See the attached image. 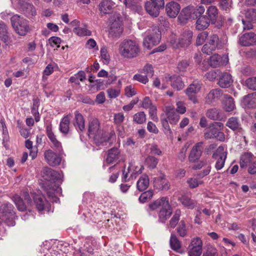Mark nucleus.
<instances>
[{"label": "nucleus", "instance_id": "obj_1", "mask_svg": "<svg viewBox=\"0 0 256 256\" xmlns=\"http://www.w3.org/2000/svg\"><path fill=\"white\" fill-rule=\"evenodd\" d=\"M42 175L44 179L47 182L44 184V188L46 192L49 197H53L59 191V187L54 184L56 180H59L61 174L57 172L48 167H45L42 172Z\"/></svg>", "mask_w": 256, "mask_h": 256}, {"label": "nucleus", "instance_id": "obj_2", "mask_svg": "<svg viewBox=\"0 0 256 256\" xmlns=\"http://www.w3.org/2000/svg\"><path fill=\"white\" fill-rule=\"evenodd\" d=\"M138 44L130 40H125L119 46L118 52L121 56L126 58L136 57L140 52Z\"/></svg>", "mask_w": 256, "mask_h": 256}, {"label": "nucleus", "instance_id": "obj_3", "mask_svg": "<svg viewBox=\"0 0 256 256\" xmlns=\"http://www.w3.org/2000/svg\"><path fill=\"white\" fill-rule=\"evenodd\" d=\"M227 43L225 36L219 38L216 34L208 36L206 42L203 46L202 50L203 53L210 55L216 49L223 48Z\"/></svg>", "mask_w": 256, "mask_h": 256}, {"label": "nucleus", "instance_id": "obj_4", "mask_svg": "<svg viewBox=\"0 0 256 256\" xmlns=\"http://www.w3.org/2000/svg\"><path fill=\"white\" fill-rule=\"evenodd\" d=\"M10 22L14 32L19 36H24L31 31L28 20L20 15H14Z\"/></svg>", "mask_w": 256, "mask_h": 256}, {"label": "nucleus", "instance_id": "obj_5", "mask_svg": "<svg viewBox=\"0 0 256 256\" xmlns=\"http://www.w3.org/2000/svg\"><path fill=\"white\" fill-rule=\"evenodd\" d=\"M150 208L154 210L160 208L159 212V220L162 222H164L170 216L172 210L167 198L162 197L160 200L155 201L153 204L150 205Z\"/></svg>", "mask_w": 256, "mask_h": 256}, {"label": "nucleus", "instance_id": "obj_6", "mask_svg": "<svg viewBox=\"0 0 256 256\" xmlns=\"http://www.w3.org/2000/svg\"><path fill=\"white\" fill-rule=\"evenodd\" d=\"M110 28L108 36L112 39L118 38L123 32L122 18L119 14H114L110 18Z\"/></svg>", "mask_w": 256, "mask_h": 256}, {"label": "nucleus", "instance_id": "obj_7", "mask_svg": "<svg viewBox=\"0 0 256 256\" xmlns=\"http://www.w3.org/2000/svg\"><path fill=\"white\" fill-rule=\"evenodd\" d=\"M192 32L189 30H186L181 34L178 39L172 37L170 43L174 48H185L188 46L192 43Z\"/></svg>", "mask_w": 256, "mask_h": 256}, {"label": "nucleus", "instance_id": "obj_8", "mask_svg": "<svg viewBox=\"0 0 256 256\" xmlns=\"http://www.w3.org/2000/svg\"><path fill=\"white\" fill-rule=\"evenodd\" d=\"M147 36L144 38V46L148 49H150L154 46L158 44L161 38L159 28L155 26L149 29L146 32Z\"/></svg>", "mask_w": 256, "mask_h": 256}, {"label": "nucleus", "instance_id": "obj_9", "mask_svg": "<svg viewBox=\"0 0 256 256\" xmlns=\"http://www.w3.org/2000/svg\"><path fill=\"white\" fill-rule=\"evenodd\" d=\"M203 242L199 237L192 238L188 248V256H200L202 252Z\"/></svg>", "mask_w": 256, "mask_h": 256}, {"label": "nucleus", "instance_id": "obj_10", "mask_svg": "<svg viewBox=\"0 0 256 256\" xmlns=\"http://www.w3.org/2000/svg\"><path fill=\"white\" fill-rule=\"evenodd\" d=\"M202 85V84L200 82L194 80L184 90L188 100L194 104L198 102L196 94L200 91Z\"/></svg>", "mask_w": 256, "mask_h": 256}, {"label": "nucleus", "instance_id": "obj_11", "mask_svg": "<svg viewBox=\"0 0 256 256\" xmlns=\"http://www.w3.org/2000/svg\"><path fill=\"white\" fill-rule=\"evenodd\" d=\"M50 244L48 242H46L45 244L41 246L40 252L44 254V256H60L62 255V253L66 252V250L62 249V244H58L56 246H53L50 248H49Z\"/></svg>", "mask_w": 256, "mask_h": 256}, {"label": "nucleus", "instance_id": "obj_12", "mask_svg": "<svg viewBox=\"0 0 256 256\" xmlns=\"http://www.w3.org/2000/svg\"><path fill=\"white\" fill-rule=\"evenodd\" d=\"M227 152L222 146L218 147L212 157L216 160L215 168L217 170H221L224 166Z\"/></svg>", "mask_w": 256, "mask_h": 256}, {"label": "nucleus", "instance_id": "obj_13", "mask_svg": "<svg viewBox=\"0 0 256 256\" xmlns=\"http://www.w3.org/2000/svg\"><path fill=\"white\" fill-rule=\"evenodd\" d=\"M228 61V56L224 54L222 56L214 54L210 57L208 60L209 64L214 68L226 64Z\"/></svg>", "mask_w": 256, "mask_h": 256}, {"label": "nucleus", "instance_id": "obj_14", "mask_svg": "<svg viewBox=\"0 0 256 256\" xmlns=\"http://www.w3.org/2000/svg\"><path fill=\"white\" fill-rule=\"evenodd\" d=\"M153 182L154 186L159 190H168L170 188V184L164 174H160L159 176L154 178Z\"/></svg>", "mask_w": 256, "mask_h": 256}, {"label": "nucleus", "instance_id": "obj_15", "mask_svg": "<svg viewBox=\"0 0 256 256\" xmlns=\"http://www.w3.org/2000/svg\"><path fill=\"white\" fill-rule=\"evenodd\" d=\"M44 156L48 164L52 166H57L61 162L62 158L60 156L51 150H46L44 153Z\"/></svg>", "mask_w": 256, "mask_h": 256}, {"label": "nucleus", "instance_id": "obj_16", "mask_svg": "<svg viewBox=\"0 0 256 256\" xmlns=\"http://www.w3.org/2000/svg\"><path fill=\"white\" fill-rule=\"evenodd\" d=\"M202 144V142H199L192 147L188 156L190 162H195L200 158L203 149Z\"/></svg>", "mask_w": 256, "mask_h": 256}, {"label": "nucleus", "instance_id": "obj_17", "mask_svg": "<svg viewBox=\"0 0 256 256\" xmlns=\"http://www.w3.org/2000/svg\"><path fill=\"white\" fill-rule=\"evenodd\" d=\"M120 156L119 149L116 148H113L108 150L106 161L110 164H118L120 162Z\"/></svg>", "mask_w": 256, "mask_h": 256}, {"label": "nucleus", "instance_id": "obj_18", "mask_svg": "<svg viewBox=\"0 0 256 256\" xmlns=\"http://www.w3.org/2000/svg\"><path fill=\"white\" fill-rule=\"evenodd\" d=\"M239 42L246 46L254 45L256 44V34L252 32L246 33L240 37Z\"/></svg>", "mask_w": 256, "mask_h": 256}, {"label": "nucleus", "instance_id": "obj_19", "mask_svg": "<svg viewBox=\"0 0 256 256\" xmlns=\"http://www.w3.org/2000/svg\"><path fill=\"white\" fill-rule=\"evenodd\" d=\"M34 199V202L38 211L44 210L46 207L49 205L44 196L42 194H31Z\"/></svg>", "mask_w": 256, "mask_h": 256}, {"label": "nucleus", "instance_id": "obj_20", "mask_svg": "<svg viewBox=\"0 0 256 256\" xmlns=\"http://www.w3.org/2000/svg\"><path fill=\"white\" fill-rule=\"evenodd\" d=\"M180 10V5L176 2L172 1L168 4L166 6V10L167 14L170 18H176Z\"/></svg>", "mask_w": 256, "mask_h": 256}, {"label": "nucleus", "instance_id": "obj_21", "mask_svg": "<svg viewBox=\"0 0 256 256\" xmlns=\"http://www.w3.org/2000/svg\"><path fill=\"white\" fill-rule=\"evenodd\" d=\"M116 6L115 2L112 0H102L98 5V9L101 14H108L110 13Z\"/></svg>", "mask_w": 256, "mask_h": 256}, {"label": "nucleus", "instance_id": "obj_22", "mask_svg": "<svg viewBox=\"0 0 256 256\" xmlns=\"http://www.w3.org/2000/svg\"><path fill=\"white\" fill-rule=\"evenodd\" d=\"M222 91L218 88L212 90L205 98L206 102L208 104L217 101L222 96Z\"/></svg>", "mask_w": 256, "mask_h": 256}, {"label": "nucleus", "instance_id": "obj_23", "mask_svg": "<svg viewBox=\"0 0 256 256\" xmlns=\"http://www.w3.org/2000/svg\"><path fill=\"white\" fill-rule=\"evenodd\" d=\"M46 134L48 138L52 144V148L55 149L56 152H58L60 153L63 152L61 142L56 139V136L52 132L50 128H47Z\"/></svg>", "mask_w": 256, "mask_h": 256}, {"label": "nucleus", "instance_id": "obj_24", "mask_svg": "<svg viewBox=\"0 0 256 256\" xmlns=\"http://www.w3.org/2000/svg\"><path fill=\"white\" fill-rule=\"evenodd\" d=\"M165 112L167 116V119L171 124H176L178 122L180 116L176 112L174 108L166 106Z\"/></svg>", "mask_w": 256, "mask_h": 256}, {"label": "nucleus", "instance_id": "obj_25", "mask_svg": "<svg viewBox=\"0 0 256 256\" xmlns=\"http://www.w3.org/2000/svg\"><path fill=\"white\" fill-rule=\"evenodd\" d=\"M88 132L93 135L94 139L98 140L100 132V122L98 119H92L88 125Z\"/></svg>", "mask_w": 256, "mask_h": 256}, {"label": "nucleus", "instance_id": "obj_26", "mask_svg": "<svg viewBox=\"0 0 256 256\" xmlns=\"http://www.w3.org/2000/svg\"><path fill=\"white\" fill-rule=\"evenodd\" d=\"M242 104L246 108H256V92L245 96L242 100Z\"/></svg>", "mask_w": 256, "mask_h": 256}, {"label": "nucleus", "instance_id": "obj_27", "mask_svg": "<svg viewBox=\"0 0 256 256\" xmlns=\"http://www.w3.org/2000/svg\"><path fill=\"white\" fill-rule=\"evenodd\" d=\"M20 8L24 14L29 18H32L36 15V8L31 4L24 2L21 4Z\"/></svg>", "mask_w": 256, "mask_h": 256}, {"label": "nucleus", "instance_id": "obj_28", "mask_svg": "<svg viewBox=\"0 0 256 256\" xmlns=\"http://www.w3.org/2000/svg\"><path fill=\"white\" fill-rule=\"evenodd\" d=\"M128 172H130V178L132 180L136 178L138 175L142 173L144 166L140 164H136L134 163H130L128 167Z\"/></svg>", "mask_w": 256, "mask_h": 256}, {"label": "nucleus", "instance_id": "obj_29", "mask_svg": "<svg viewBox=\"0 0 256 256\" xmlns=\"http://www.w3.org/2000/svg\"><path fill=\"white\" fill-rule=\"evenodd\" d=\"M233 80L230 74L224 72L220 76L218 84L221 88H228L232 84Z\"/></svg>", "mask_w": 256, "mask_h": 256}, {"label": "nucleus", "instance_id": "obj_30", "mask_svg": "<svg viewBox=\"0 0 256 256\" xmlns=\"http://www.w3.org/2000/svg\"><path fill=\"white\" fill-rule=\"evenodd\" d=\"M251 153L246 152L242 155L240 159V166L242 168L248 167V166L256 159Z\"/></svg>", "mask_w": 256, "mask_h": 256}, {"label": "nucleus", "instance_id": "obj_31", "mask_svg": "<svg viewBox=\"0 0 256 256\" xmlns=\"http://www.w3.org/2000/svg\"><path fill=\"white\" fill-rule=\"evenodd\" d=\"M206 116L208 118L212 120H220L224 118L221 110L216 108H212L208 110L206 112Z\"/></svg>", "mask_w": 256, "mask_h": 256}, {"label": "nucleus", "instance_id": "obj_32", "mask_svg": "<svg viewBox=\"0 0 256 256\" xmlns=\"http://www.w3.org/2000/svg\"><path fill=\"white\" fill-rule=\"evenodd\" d=\"M169 80L171 86L177 90H182L184 86V82L180 76H172L169 78Z\"/></svg>", "mask_w": 256, "mask_h": 256}, {"label": "nucleus", "instance_id": "obj_33", "mask_svg": "<svg viewBox=\"0 0 256 256\" xmlns=\"http://www.w3.org/2000/svg\"><path fill=\"white\" fill-rule=\"evenodd\" d=\"M224 98L222 101L224 109L228 112L232 111L236 108L234 99L228 94H224Z\"/></svg>", "mask_w": 256, "mask_h": 256}, {"label": "nucleus", "instance_id": "obj_34", "mask_svg": "<svg viewBox=\"0 0 256 256\" xmlns=\"http://www.w3.org/2000/svg\"><path fill=\"white\" fill-rule=\"evenodd\" d=\"M145 8L150 15L157 17L160 14V10L161 8L148 1L145 4Z\"/></svg>", "mask_w": 256, "mask_h": 256}, {"label": "nucleus", "instance_id": "obj_35", "mask_svg": "<svg viewBox=\"0 0 256 256\" xmlns=\"http://www.w3.org/2000/svg\"><path fill=\"white\" fill-rule=\"evenodd\" d=\"M211 21L206 15L199 17L196 22V28L198 30H202L206 28Z\"/></svg>", "mask_w": 256, "mask_h": 256}, {"label": "nucleus", "instance_id": "obj_36", "mask_svg": "<svg viewBox=\"0 0 256 256\" xmlns=\"http://www.w3.org/2000/svg\"><path fill=\"white\" fill-rule=\"evenodd\" d=\"M150 184L149 178L147 175H142L141 176L137 182V188L140 191H144L146 190Z\"/></svg>", "mask_w": 256, "mask_h": 256}, {"label": "nucleus", "instance_id": "obj_37", "mask_svg": "<svg viewBox=\"0 0 256 256\" xmlns=\"http://www.w3.org/2000/svg\"><path fill=\"white\" fill-rule=\"evenodd\" d=\"M192 19V12L190 6L183 8L178 17V20L181 23H186L187 20Z\"/></svg>", "mask_w": 256, "mask_h": 256}, {"label": "nucleus", "instance_id": "obj_38", "mask_svg": "<svg viewBox=\"0 0 256 256\" xmlns=\"http://www.w3.org/2000/svg\"><path fill=\"white\" fill-rule=\"evenodd\" d=\"M178 200L183 206L189 209H193L196 204V202L194 200L185 195L179 198Z\"/></svg>", "mask_w": 256, "mask_h": 256}, {"label": "nucleus", "instance_id": "obj_39", "mask_svg": "<svg viewBox=\"0 0 256 256\" xmlns=\"http://www.w3.org/2000/svg\"><path fill=\"white\" fill-rule=\"evenodd\" d=\"M70 118L68 115L64 116L60 122L59 130L64 134H67L69 132Z\"/></svg>", "mask_w": 256, "mask_h": 256}, {"label": "nucleus", "instance_id": "obj_40", "mask_svg": "<svg viewBox=\"0 0 256 256\" xmlns=\"http://www.w3.org/2000/svg\"><path fill=\"white\" fill-rule=\"evenodd\" d=\"M74 125L77 130L82 131L84 129V120L83 116L78 112H75Z\"/></svg>", "mask_w": 256, "mask_h": 256}, {"label": "nucleus", "instance_id": "obj_41", "mask_svg": "<svg viewBox=\"0 0 256 256\" xmlns=\"http://www.w3.org/2000/svg\"><path fill=\"white\" fill-rule=\"evenodd\" d=\"M125 6L134 10L140 12L142 10V6L138 0H124Z\"/></svg>", "mask_w": 256, "mask_h": 256}, {"label": "nucleus", "instance_id": "obj_42", "mask_svg": "<svg viewBox=\"0 0 256 256\" xmlns=\"http://www.w3.org/2000/svg\"><path fill=\"white\" fill-rule=\"evenodd\" d=\"M206 14L208 16V18L212 23H214L218 15V9L215 6H210L208 8Z\"/></svg>", "mask_w": 256, "mask_h": 256}, {"label": "nucleus", "instance_id": "obj_43", "mask_svg": "<svg viewBox=\"0 0 256 256\" xmlns=\"http://www.w3.org/2000/svg\"><path fill=\"white\" fill-rule=\"evenodd\" d=\"M190 8L192 12V19L198 18L202 16L201 15L204 14L205 10L204 8L202 6L196 7L190 6Z\"/></svg>", "mask_w": 256, "mask_h": 256}, {"label": "nucleus", "instance_id": "obj_44", "mask_svg": "<svg viewBox=\"0 0 256 256\" xmlns=\"http://www.w3.org/2000/svg\"><path fill=\"white\" fill-rule=\"evenodd\" d=\"M226 126L234 130H240V131H243L240 128V124L238 119L234 117L230 118L226 122Z\"/></svg>", "mask_w": 256, "mask_h": 256}, {"label": "nucleus", "instance_id": "obj_45", "mask_svg": "<svg viewBox=\"0 0 256 256\" xmlns=\"http://www.w3.org/2000/svg\"><path fill=\"white\" fill-rule=\"evenodd\" d=\"M73 31L75 34L80 36H90L92 34V32L86 26L83 28L76 27L74 28Z\"/></svg>", "mask_w": 256, "mask_h": 256}, {"label": "nucleus", "instance_id": "obj_46", "mask_svg": "<svg viewBox=\"0 0 256 256\" xmlns=\"http://www.w3.org/2000/svg\"><path fill=\"white\" fill-rule=\"evenodd\" d=\"M26 147L30 150V156L33 160L35 158L38 154V148L36 146L34 147L32 142L29 140H27L25 142Z\"/></svg>", "mask_w": 256, "mask_h": 256}, {"label": "nucleus", "instance_id": "obj_47", "mask_svg": "<svg viewBox=\"0 0 256 256\" xmlns=\"http://www.w3.org/2000/svg\"><path fill=\"white\" fill-rule=\"evenodd\" d=\"M170 245L171 248L175 251L178 252L181 248V244L179 240L174 234H172L170 238Z\"/></svg>", "mask_w": 256, "mask_h": 256}, {"label": "nucleus", "instance_id": "obj_48", "mask_svg": "<svg viewBox=\"0 0 256 256\" xmlns=\"http://www.w3.org/2000/svg\"><path fill=\"white\" fill-rule=\"evenodd\" d=\"M13 201L19 210L22 212L26 210V205L18 195L16 194L13 196Z\"/></svg>", "mask_w": 256, "mask_h": 256}, {"label": "nucleus", "instance_id": "obj_49", "mask_svg": "<svg viewBox=\"0 0 256 256\" xmlns=\"http://www.w3.org/2000/svg\"><path fill=\"white\" fill-rule=\"evenodd\" d=\"M245 18L248 22H256V10L254 8L248 9L245 12Z\"/></svg>", "mask_w": 256, "mask_h": 256}, {"label": "nucleus", "instance_id": "obj_50", "mask_svg": "<svg viewBox=\"0 0 256 256\" xmlns=\"http://www.w3.org/2000/svg\"><path fill=\"white\" fill-rule=\"evenodd\" d=\"M158 163V160L155 157L148 156L145 160L146 166L150 168L153 169L155 168Z\"/></svg>", "mask_w": 256, "mask_h": 256}, {"label": "nucleus", "instance_id": "obj_51", "mask_svg": "<svg viewBox=\"0 0 256 256\" xmlns=\"http://www.w3.org/2000/svg\"><path fill=\"white\" fill-rule=\"evenodd\" d=\"M133 120L138 124H143L146 121V115L144 112H138L134 114Z\"/></svg>", "mask_w": 256, "mask_h": 256}, {"label": "nucleus", "instance_id": "obj_52", "mask_svg": "<svg viewBox=\"0 0 256 256\" xmlns=\"http://www.w3.org/2000/svg\"><path fill=\"white\" fill-rule=\"evenodd\" d=\"M181 212L180 210H176L175 211L174 214L170 222V226L171 228H174L178 224L180 220Z\"/></svg>", "mask_w": 256, "mask_h": 256}, {"label": "nucleus", "instance_id": "obj_53", "mask_svg": "<svg viewBox=\"0 0 256 256\" xmlns=\"http://www.w3.org/2000/svg\"><path fill=\"white\" fill-rule=\"evenodd\" d=\"M14 206L10 203H6L2 205L0 207V210L6 214H13Z\"/></svg>", "mask_w": 256, "mask_h": 256}, {"label": "nucleus", "instance_id": "obj_54", "mask_svg": "<svg viewBox=\"0 0 256 256\" xmlns=\"http://www.w3.org/2000/svg\"><path fill=\"white\" fill-rule=\"evenodd\" d=\"M208 33L207 32H203L198 34L196 39V44L200 46L208 38Z\"/></svg>", "mask_w": 256, "mask_h": 256}, {"label": "nucleus", "instance_id": "obj_55", "mask_svg": "<svg viewBox=\"0 0 256 256\" xmlns=\"http://www.w3.org/2000/svg\"><path fill=\"white\" fill-rule=\"evenodd\" d=\"M223 127L224 124L220 122H215L210 126V130L215 137L218 132L220 130H221Z\"/></svg>", "mask_w": 256, "mask_h": 256}, {"label": "nucleus", "instance_id": "obj_56", "mask_svg": "<svg viewBox=\"0 0 256 256\" xmlns=\"http://www.w3.org/2000/svg\"><path fill=\"white\" fill-rule=\"evenodd\" d=\"M245 83L250 90H256V76L248 78L246 80Z\"/></svg>", "mask_w": 256, "mask_h": 256}, {"label": "nucleus", "instance_id": "obj_57", "mask_svg": "<svg viewBox=\"0 0 256 256\" xmlns=\"http://www.w3.org/2000/svg\"><path fill=\"white\" fill-rule=\"evenodd\" d=\"M220 74V72L218 70H212L206 72L205 77L210 81H214Z\"/></svg>", "mask_w": 256, "mask_h": 256}, {"label": "nucleus", "instance_id": "obj_58", "mask_svg": "<svg viewBox=\"0 0 256 256\" xmlns=\"http://www.w3.org/2000/svg\"><path fill=\"white\" fill-rule=\"evenodd\" d=\"M187 183L191 188H194L202 183V182L196 178H190L187 180Z\"/></svg>", "mask_w": 256, "mask_h": 256}, {"label": "nucleus", "instance_id": "obj_59", "mask_svg": "<svg viewBox=\"0 0 256 256\" xmlns=\"http://www.w3.org/2000/svg\"><path fill=\"white\" fill-rule=\"evenodd\" d=\"M177 232L181 236H186L187 231L186 229V226L184 220H181L178 227L177 228Z\"/></svg>", "mask_w": 256, "mask_h": 256}, {"label": "nucleus", "instance_id": "obj_60", "mask_svg": "<svg viewBox=\"0 0 256 256\" xmlns=\"http://www.w3.org/2000/svg\"><path fill=\"white\" fill-rule=\"evenodd\" d=\"M176 112L180 114H184L186 111V108L185 106V104L182 101H178L176 102Z\"/></svg>", "mask_w": 256, "mask_h": 256}, {"label": "nucleus", "instance_id": "obj_61", "mask_svg": "<svg viewBox=\"0 0 256 256\" xmlns=\"http://www.w3.org/2000/svg\"><path fill=\"white\" fill-rule=\"evenodd\" d=\"M108 96L110 98H114L118 97L120 94V90L114 88H108L106 90Z\"/></svg>", "mask_w": 256, "mask_h": 256}, {"label": "nucleus", "instance_id": "obj_62", "mask_svg": "<svg viewBox=\"0 0 256 256\" xmlns=\"http://www.w3.org/2000/svg\"><path fill=\"white\" fill-rule=\"evenodd\" d=\"M29 72L28 70L24 68L13 73V76L16 78H26L28 76Z\"/></svg>", "mask_w": 256, "mask_h": 256}, {"label": "nucleus", "instance_id": "obj_63", "mask_svg": "<svg viewBox=\"0 0 256 256\" xmlns=\"http://www.w3.org/2000/svg\"><path fill=\"white\" fill-rule=\"evenodd\" d=\"M232 0H220V6L224 10H227L232 7Z\"/></svg>", "mask_w": 256, "mask_h": 256}, {"label": "nucleus", "instance_id": "obj_64", "mask_svg": "<svg viewBox=\"0 0 256 256\" xmlns=\"http://www.w3.org/2000/svg\"><path fill=\"white\" fill-rule=\"evenodd\" d=\"M142 72L148 77H152L154 75V70L151 64H146L142 69Z\"/></svg>", "mask_w": 256, "mask_h": 256}]
</instances>
